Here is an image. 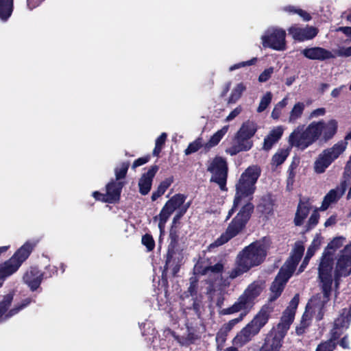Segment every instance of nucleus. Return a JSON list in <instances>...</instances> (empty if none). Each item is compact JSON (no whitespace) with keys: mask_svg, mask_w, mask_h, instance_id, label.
<instances>
[{"mask_svg":"<svg viewBox=\"0 0 351 351\" xmlns=\"http://www.w3.org/2000/svg\"><path fill=\"white\" fill-rule=\"evenodd\" d=\"M23 279L25 282L34 291L40 285L43 280V274L39 269L34 267L26 272Z\"/></svg>","mask_w":351,"mask_h":351,"instance_id":"4be33fe9","label":"nucleus"},{"mask_svg":"<svg viewBox=\"0 0 351 351\" xmlns=\"http://www.w3.org/2000/svg\"><path fill=\"white\" fill-rule=\"evenodd\" d=\"M345 189L343 187H337L331 189L324 197L320 210H326L334 203H336L344 193Z\"/></svg>","mask_w":351,"mask_h":351,"instance_id":"b1692460","label":"nucleus"},{"mask_svg":"<svg viewBox=\"0 0 351 351\" xmlns=\"http://www.w3.org/2000/svg\"><path fill=\"white\" fill-rule=\"evenodd\" d=\"M158 170L156 165L151 167L146 173H144L138 181L139 192L141 195H145L151 190L153 179Z\"/></svg>","mask_w":351,"mask_h":351,"instance_id":"a211bd4d","label":"nucleus"},{"mask_svg":"<svg viewBox=\"0 0 351 351\" xmlns=\"http://www.w3.org/2000/svg\"><path fill=\"white\" fill-rule=\"evenodd\" d=\"M273 95L271 92H267L261 98L257 108L258 112H263L271 104Z\"/></svg>","mask_w":351,"mask_h":351,"instance_id":"e433bc0d","label":"nucleus"},{"mask_svg":"<svg viewBox=\"0 0 351 351\" xmlns=\"http://www.w3.org/2000/svg\"><path fill=\"white\" fill-rule=\"evenodd\" d=\"M167 134L163 132L162 133L160 136H158L155 142V147L153 150V155L158 156L161 152L162 147L166 141L167 139Z\"/></svg>","mask_w":351,"mask_h":351,"instance_id":"58836bf2","label":"nucleus"},{"mask_svg":"<svg viewBox=\"0 0 351 351\" xmlns=\"http://www.w3.org/2000/svg\"><path fill=\"white\" fill-rule=\"evenodd\" d=\"M310 209L311 206L308 202H300L294 219V223L296 226L302 225L304 220L310 212Z\"/></svg>","mask_w":351,"mask_h":351,"instance_id":"cd10ccee","label":"nucleus"},{"mask_svg":"<svg viewBox=\"0 0 351 351\" xmlns=\"http://www.w3.org/2000/svg\"><path fill=\"white\" fill-rule=\"evenodd\" d=\"M343 237H337L330 241L324 251L318 265V279L322 291V296L313 297L306 308H322L330 300L332 282L335 289L339 288L342 278L351 274V243L346 245L336 256L334 267L333 254L344 243Z\"/></svg>","mask_w":351,"mask_h":351,"instance_id":"f257e3e1","label":"nucleus"},{"mask_svg":"<svg viewBox=\"0 0 351 351\" xmlns=\"http://www.w3.org/2000/svg\"><path fill=\"white\" fill-rule=\"evenodd\" d=\"M343 86H340L339 88H335L332 93H331V95L334 97H337L339 96V95L340 94L342 88H343Z\"/></svg>","mask_w":351,"mask_h":351,"instance_id":"338daca9","label":"nucleus"},{"mask_svg":"<svg viewBox=\"0 0 351 351\" xmlns=\"http://www.w3.org/2000/svg\"><path fill=\"white\" fill-rule=\"evenodd\" d=\"M185 199L186 197L184 195L176 194L166 202L158 216L155 217V219L158 218L159 219L158 228L160 232L164 231L165 224L171 215L176 209L180 208L184 204Z\"/></svg>","mask_w":351,"mask_h":351,"instance_id":"9d476101","label":"nucleus"},{"mask_svg":"<svg viewBox=\"0 0 351 351\" xmlns=\"http://www.w3.org/2000/svg\"><path fill=\"white\" fill-rule=\"evenodd\" d=\"M129 165L130 164L128 162H125L121 163L115 168L114 172L117 180L122 179L125 176Z\"/></svg>","mask_w":351,"mask_h":351,"instance_id":"79ce46f5","label":"nucleus"},{"mask_svg":"<svg viewBox=\"0 0 351 351\" xmlns=\"http://www.w3.org/2000/svg\"><path fill=\"white\" fill-rule=\"evenodd\" d=\"M288 142L291 147H295L301 150L312 145L304 125H298L294 129L289 136Z\"/></svg>","mask_w":351,"mask_h":351,"instance_id":"f8f14e48","label":"nucleus"},{"mask_svg":"<svg viewBox=\"0 0 351 351\" xmlns=\"http://www.w3.org/2000/svg\"><path fill=\"white\" fill-rule=\"evenodd\" d=\"M223 269V266L221 263H218L215 264V265L210 266L206 267L204 269V274H208V273H214V274H219L222 271Z\"/></svg>","mask_w":351,"mask_h":351,"instance_id":"49530a36","label":"nucleus"},{"mask_svg":"<svg viewBox=\"0 0 351 351\" xmlns=\"http://www.w3.org/2000/svg\"><path fill=\"white\" fill-rule=\"evenodd\" d=\"M173 182V177H169L164 180L158 186L164 192L171 186Z\"/></svg>","mask_w":351,"mask_h":351,"instance_id":"603ef678","label":"nucleus"},{"mask_svg":"<svg viewBox=\"0 0 351 351\" xmlns=\"http://www.w3.org/2000/svg\"><path fill=\"white\" fill-rule=\"evenodd\" d=\"M257 59L256 58H254L248 61H244V62H241L239 63H237V64H233L232 66H231L230 68H229V71H233L234 70H237V69H239L241 67H244V66H250V65H252V64H254L256 62Z\"/></svg>","mask_w":351,"mask_h":351,"instance_id":"c03bdc74","label":"nucleus"},{"mask_svg":"<svg viewBox=\"0 0 351 351\" xmlns=\"http://www.w3.org/2000/svg\"><path fill=\"white\" fill-rule=\"evenodd\" d=\"M319 217V215L318 213L316 210L314 211L311 214V215L308 221L307 228L311 229V228L315 227L317 225V223H318Z\"/></svg>","mask_w":351,"mask_h":351,"instance_id":"09e8293b","label":"nucleus"},{"mask_svg":"<svg viewBox=\"0 0 351 351\" xmlns=\"http://www.w3.org/2000/svg\"><path fill=\"white\" fill-rule=\"evenodd\" d=\"M294 317L293 313L285 310L276 328L267 336L261 351H279L282 341L293 322Z\"/></svg>","mask_w":351,"mask_h":351,"instance_id":"39448f33","label":"nucleus"},{"mask_svg":"<svg viewBox=\"0 0 351 351\" xmlns=\"http://www.w3.org/2000/svg\"><path fill=\"white\" fill-rule=\"evenodd\" d=\"M331 163L332 162L322 152L314 162V170L317 173H322Z\"/></svg>","mask_w":351,"mask_h":351,"instance_id":"2f4dec72","label":"nucleus"},{"mask_svg":"<svg viewBox=\"0 0 351 351\" xmlns=\"http://www.w3.org/2000/svg\"><path fill=\"white\" fill-rule=\"evenodd\" d=\"M305 129L312 144L321 137V126L319 121L311 122Z\"/></svg>","mask_w":351,"mask_h":351,"instance_id":"72a5a7b5","label":"nucleus"},{"mask_svg":"<svg viewBox=\"0 0 351 351\" xmlns=\"http://www.w3.org/2000/svg\"><path fill=\"white\" fill-rule=\"evenodd\" d=\"M256 334V332L252 331V328L247 324L233 339V345L237 347H241L250 341L252 337Z\"/></svg>","mask_w":351,"mask_h":351,"instance_id":"a878e982","label":"nucleus"},{"mask_svg":"<svg viewBox=\"0 0 351 351\" xmlns=\"http://www.w3.org/2000/svg\"><path fill=\"white\" fill-rule=\"evenodd\" d=\"M142 243L146 246L148 251H151L154 247V241L149 234H145L142 237Z\"/></svg>","mask_w":351,"mask_h":351,"instance_id":"a18cd8bd","label":"nucleus"},{"mask_svg":"<svg viewBox=\"0 0 351 351\" xmlns=\"http://www.w3.org/2000/svg\"><path fill=\"white\" fill-rule=\"evenodd\" d=\"M13 11V0H0V19L6 21Z\"/></svg>","mask_w":351,"mask_h":351,"instance_id":"7c9ffc66","label":"nucleus"},{"mask_svg":"<svg viewBox=\"0 0 351 351\" xmlns=\"http://www.w3.org/2000/svg\"><path fill=\"white\" fill-rule=\"evenodd\" d=\"M183 260V254L181 252L175 251L172 243L170 244L168 250L166 269L172 271L173 275L176 274L180 269V265Z\"/></svg>","mask_w":351,"mask_h":351,"instance_id":"f3484780","label":"nucleus"},{"mask_svg":"<svg viewBox=\"0 0 351 351\" xmlns=\"http://www.w3.org/2000/svg\"><path fill=\"white\" fill-rule=\"evenodd\" d=\"M340 346L343 348H349V341L347 337H344L340 341Z\"/></svg>","mask_w":351,"mask_h":351,"instance_id":"0e129e2a","label":"nucleus"},{"mask_svg":"<svg viewBox=\"0 0 351 351\" xmlns=\"http://www.w3.org/2000/svg\"><path fill=\"white\" fill-rule=\"evenodd\" d=\"M257 130L256 124L250 121L243 123L237 133L234 144L226 149V152L231 156L236 155L240 152L247 151L252 147L250 140Z\"/></svg>","mask_w":351,"mask_h":351,"instance_id":"423d86ee","label":"nucleus"},{"mask_svg":"<svg viewBox=\"0 0 351 351\" xmlns=\"http://www.w3.org/2000/svg\"><path fill=\"white\" fill-rule=\"evenodd\" d=\"M44 0H27V6L32 10L38 7Z\"/></svg>","mask_w":351,"mask_h":351,"instance_id":"4d7b16f0","label":"nucleus"},{"mask_svg":"<svg viewBox=\"0 0 351 351\" xmlns=\"http://www.w3.org/2000/svg\"><path fill=\"white\" fill-rule=\"evenodd\" d=\"M12 299V295L8 294L5 295L3 300L0 302V322L16 315L31 302V300L29 298H27L23 301L21 305L12 308L7 313L8 308L10 306Z\"/></svg>","mask_w":351,"mask_h":351,"instance_id":"4468645a","label":"nucleus"},{"mask_svg":"<svg viewBox=\"0 0 351 351\" xmlns=\"http://www.w3.org/2000/svg\"><path fill=\"white\" fill-rule=\"evenodd\" d=\"M319 245L316 241H313L311 245L307 250L306 256V259H311V258L314 255L315 251L318 249Z\"/></svg>","mask_w":351,"mask_h":351,"instance_id":"3c124183","label":"nucleus"},{"mask_svg":"<svg viewBox=\"0 0 351 351\" xmlns=\"http://www.w3.org/2000/svg\"><path fill=\"white\" fill-rule=\"evenodd\" d=\"M285 38V30L277 27H270L265 31L261 39L263 47L284 51L286 49Z\"/></svg>","mask_w":351,"mask_h":351,"instance_id":"6e6552de","label":"nucleus"},{"mask_svg":"<svg viewBox=\"0 0 351 351\" xmlns=\"http://www.w3.org/2000/svg\"><path fill=\"white\" fill-rule=\"evenodd\" d=\"M165 192L158 186L157 190L152 195V200L156 201L159 197L163 195Z\"/></svg>","mask_w":351,"mask_h":351,"instance_id":"bf43d9fd","label":"nucleus"},{"mask_svg":"<svg viewBox=\"0 0 351 351\" xmlns=\"http://www.w3.org/2000/svg\"><path fill=\"white\" fill-rule=\"evenodd\" d=\"M305 108V104L303 102H296L289 113L288 123L294 124L300 119L304 112Z\"/></svg>","mask_w":351,"mask_h":351,"instance_id":"c756f323","label":"nucleus"},{"mask_svg":"<svg viewBox=\"0 0 351 351\" xmlns=\"http://www.w3.org/2000/svg\"><path fill=\"white\" fill-rule=\"evenodd\" d=\"M287 104L288 97L286 96L281 101H280L275 105L271 113V117L275 120L279 119L280 117H281L283 109L287 106Z\"/></svg>","mask_w":351,"mask_h":351,"instance_id":"c9c22d12","label":"nucleus"},{"mask_svg":"<svg viewBox=\"0 0 351 351\" xmlns=\"http://www.w3.org/2000/svg\"><path fill=\"white\" fill-rule=\"evenodd\" d=\"M289 151L288 149H281L276 152L272 158V162L276 165H280L284 162L288 156Z\"/></svg>","mask_w":351,"mask_h":351,"instance_id":"4c0bfd02","label":"nucleus"},{"mask_svg":"<svg viewBox=\"0 0 351 351\" xmlns=\"http://www.w3.org/2000/svg\"><path fill=\"white\" fill-rule=\"evenodd\" d=\"M207 170L212 173L210 181L216 182L222 191H226L228 166L226 160L215 157L208 162Z\"/></svg>","mask_w":351,"mask_h":351,"instance_id":"1a4fd4ad","label":"nucleus"},{"mask_svg":"<svg viewBox=\"0 0 351 351\" xmlns=\"http://www.w3.org/2000/svg\"><path fill=\"white\" fill-rule=\"evenodd\" d=\"M288 32L294 40L303 42L314 38L318 34V29L313 26L302 27L293 25L288 29Z\"/></svg>","mask_w":351,"mask_h":351,"instance_id":"ddd939ff","label":"nucleus"},{"mask_svg":"<svg viewBox=\"0 0 351 351\" xmlns=\"http://www.w3.org/2000/svg\"><path fill=\"white\" fill-rule=\"evenodd\" d=\"M319 124L321 126V137H322L325 141L331 139L336 134L338 126L336 120L330 119L328 121L321 120L319 121Z\"/></svg>","mask_w":351,"mask_h":351,"instance_id":"aec40b11","label":"nucleus"},{"mask_svg":"<svg viewBox=\"0 0 351 351\" xmlns=\"http://www.w3.org/2000/svg\"><path fill=\"white\" fill-rule=\"evenodd\" d=\"M149 160V156L139 158L134 162V163L132 165V169H136V167H140V166L147 163Z\"/></svg>","mask_w":351,"mask_h":351,"instance_id":"5fc2aeb1","label":"nucleus"},{"mask_svg":"<svg viewBox=\"0 0 351 351\" xmlns=\"http://www.w3.org/2000/svg\"><path fill=\"white\" fill-rule=\"evenodd\" d=\"M347 145L346 140L339 141L332 147L324 149L322 152L332 162L345 152Z\"/></svg>","mask_w":351,"mask_h":351,"instance_id":"412c9836","label":"nucleus"},{"mask_svg":"<svg viewBox=\"0 0 351 351\" xmlns=\"http://www.w3.org/2000/svg\"><path fill=\"white\" fill-rule=\"evenodd\" d=\"M246 90L244 83H238L232 89L228 99L229 104L236 103L241 97L243 93Z\"/></svg>","mask_w":351,"mask_h":351,"instance_id":"f704fd0d","label":"nucleus"},{"mask_svg":"<svg viewBox=\"0 0 351 351\" xmlns=\"http://www.w3.org/2000/svg\"><path fill=\"white\" fill-rule=\"evenodd\" d=\"M304 251V247L301 243H296L293 253L289 260L285 263L282 268H285V271L293 274L295 268L300 261Z\"/></svg>","mask_w":351,"mask_h":351,"instance_id":"6ab92c4d","label":"nucleus"},{"mask_svg":"<svg viewBox=\"0 0 351 351\" xmlns=\"http://www.w3.org/2000/svg\"><path fill=\"white\" fill-rule=\"evenodd\" d=\"M310 317L308 314L305 312L302 317L301 322L298 326L296 327V333L302 335L304 332V329L309 325Z\"/></svg>","mask_w":351,"mask_h":351,"instance_id":"37998d69","label":"nucleus"},{"mask_svg":"<svg viewBox=\"0 0 351 351\" xmlns=\"http://www.w3.org/2000/svg\"><path fill=\"white\" fill-rule=\"evenodd\" d=\"M338 56H351V46L349 47H341L337 51Z\"/></svg>","mask_w":351,"mask_h":351,"instance_id":"6e6d98bb","label":"nucleus"},{"mask_svg":"<svg viewBox=\"0 0 351 351\" xmlns=\"http://www.w3.org/2000/svg\"><path fill=\"white\" fill-rule=\"evenodd\" d=\"M35 245V243L26 242L8 261L0 265V287L5 278L18 270L22 263L28 258Z\"/></svg>","mask_w":351,"mask_h":351,"instance_id":"0eeeda50","label":"nucleus"},{"mask_svg":"<svg viewBox=\"0 0 351 351\" xmlns=\"http://www.w3.org/2000/svg\"><path fill=\"white\" fill-rule=\"evenodd\" d=\"M309 260L310 259H306V256L304 257V259L301 266L300 267V269L298 271L299 272H302L304 271V268L308 265Z\"/></svg>","mask_w":351,"mask_h":351,"instance_id":"774afa93","label":"nucleus"},{"mask_svg":"<svg viewBox=\"0 0 351 351\" xmlns=\"http://www.w3.org/2000/svg\"><path fill=\"white\" fill-rule=\"evenodd\" d=\"M229 126L225 125L221 130L216 132L210 138V140L204 145L205 152L209 151L212 147L218 145L224 135L227 133Z\"/></svg>","mask_w":351,"mask_h":351,"instance_id":"c85d7f7f","label":"nucleus"},{"mask_svg":"<svg viewBox=\"0 0 351 351\" xmlns=\"http://www.w3.org/2000/svg\"><path fill=\"white\" fill-rule=\"evenodd\" d=\"M292 274L290 271H285V268H281L278 276L275 278L271 286V295L269 300L274 301L281 294L284 287L291 276Z\"/></svg>","mask_w":351,"mask_h":351,"instance_id":"2eb2a0df","label":"nucleus"},{"mask_svg":"<svg viewBox=\"0 0 351 351\" xmlns=\"http://www.w3.org/2000/svg\"><path fill=\"white\" fill-rule=\"evenodd\" d=\"M335 221H336L335 217H330L329 219H328L326 221L324 225H325L326 227H328V226H332V225L335 224Z\"/></svg>","mask_w":351,"mask_h":351,"instance_id":"69168bd1","label":"nucleus"},{"mask_svg":"<svg viewBox=\"0 0 351 351\" xmlns=\"http://www.w3.org/2000/svg\"><path fill=\"white\" fill-rule=\"evenodd\" d=\"M264 285L262 281L252 282L231 306L222 309L221 313L230 315L241 312V314L245 316L252 308L256 298L261 294Z\"/></svg>","mask_w":351,"mask_h":351,"instance_id":"20e7f679","label":"nucleus"},{"mask_svg":"<svg viewBox=\"0 0 351 351\" xmlns=\"http://www.w3.org/2000/svg\"><path fill=\"white\" fill-rule=\"evenodd\" d=\"M285 10L290 13L298 14L305 21H308L311 19L310 14L302 9H298L293 6L289 5L285 8Z\"/></svg>","mask_w":351,"mask_h":351,"instance_id":"a19ab883","label":"nucleus"},{"mask_svg":"<svg viewBox=\"0 0 351 351\" xmlns=\"http://www.w3.org/2000/svg\"><path fill=\"white\" fill-rule=\"evenodd\" d=\"M301 53L305 58L313 60L324 61L335 57L330 51L320 47H307Z\"/></svg>","mask_w":351,"mask_h":351,"instance_id":"dca6fc26","label":"nucleus"},{"mask_svg":"<svg viewBox=\"0 0 351 351\" xmlns=\"http://www.w3.org/2000/svg\"><path fill=\"white\" fill-rule=\"evenodd\" d=\"M242 108L241 106H238L234 108L226 117V121L228 122L233 120L236 117H237L241 112Z\"/></svg>","mask_w":351,"mask_h":351,"instance_id":"864d4df0","label":"nucleus"},{"mask_svg":"<svg viewBox=\"0 0 351 351\" xmlns=\"http://www.w3.org/2000/svg\"><path fill=\"white\" fill-rule=\"evenodd\" d=\"M260 174L261 169L257 166L249 167L241 174L235 186L236 194L233 206L230 210L227 219L232 215L237 208L241 207V210L229 225L226 232L210 245V248L220 246L228 242L243 228L254 209V206L250 202L251 196L255 191V184Z\"/></svg>","mask_w":351,"mask_h":351,"instance_id":"f03ea898","label":"nucleus"},{"mask_svg":"<svg viewBox=\"0 0 351 351\" xmlns=\"http://www.w3.org/2000/svg\"><path fill=\"white\" fill-rule=\"evenodd\" d=\"M274 73V68L269 67L267 69H265L263 72H262L259 77H258V81L260 82H265L267 81L271 76L272 73Z\"/></svg>","mask_w":351,"mask_h":351,"instance_id":"de8ad7c7","label":"nucleus"},{"mask_svg":"<svg viewBox=\"0 0 351 351\" xmlns=\"http://www.w3.org/2000/svg\"><path fill=\"white\" fill-rule=\"evenodd\" d=\"M299 302V296L298 295H295L293 299L289 302V305L285 310H289L290 313H295V310L298 307Z\"/></svg>","mask_w":351,"mask_h":351,"instance_id":"8fccbe9b","label":"nucleus"},{"mask_svg":"<svg viewBox=\"0 0 351 351\" xmlns=\"http://www.w3.org/2000/svg\"><path fill=\"white\" fill-rule=\"evenodd\" d=\"M123 186V182L121 181H112L106 185V193L95 191L93 193V196L97 200L108 203H114L119 199Z\"/></svg>","mask_w":351,"mask_h":351,"instance_id":"9b49d317","label":"nucleus"},{"mask_svg":"<svg viewBox=\"0 0 351 351\" xmlns=\"http://www.w3.org/2000/svg\"><path fill=\"white\" fill-rule=\"evenodd\" d=\"M186 208H185L184 209L181 210L179 212V213L176 214V216L173 217V223H176V221L178 220H179L180 219V217H182V215L186 212Z\"/></svg>","mask_w":351,"mask_h":351,"instance_id":"e2e57ef3","label":"nucleus"},{"mask_svg":"<svg viewBox=\"0 0 351 351\" xmlns=\"http://www.w3.org/2000/svg\"><path fill=\"white\" fill-rule=\"evenodd\" d=\"M326 112V110L324 108H317L313 111L311 112L310 114L311 118H315L320 116L324 115Z\"/></svg>","mask_w":351,"mask_h":351,"instance_id":"13d9d810","label":"nucleus"},{"mask_svg":"<svg viewBox=\"0 0 351 351\" xmlns=\"http://www.w3.org/2000/svg\"><path fill=\"white\" fill-rule=\"evenodd\" d=\"M336 31L341 32L346 36H351V27H339Z\"/></svg>","mask_w":351,"mask_h":351,"instance_id":"052dcab7","label":"nucleus"},{"mask_svg":"<svg viewBox=\"0 0 351 351\" xmlns=\"http://www.w3.org/2000/svg\"><path fill=\"white\" fill-rule=\"evenodd\" d=\"M305 129L312 144L321 137V126L319 121L311 122Z\"/></svg>","mask_w":351,"mask_h":351,"instance_id":"473e14b6","label":"nucleus"},{"mask_svg":"<svg viewBox=\"0 0 351 351\" xmlns=\"http://www.w3.org/2000/svg\"><path fill=\"white\" fill-rule=\"evenodd\" d=\"M202 147H204L202 139L201 138H197L189 145L188 147L184 151V154L186 155H190L198 151Z\"/></svg>","mask_w":351,"mask_h":351,"instance_id":"ea45409f","label":"nucleus"},{"mask_svg":"<svg viewBox=\"0 0 351 351\" xmlns=\"http://www.w3.org/2000/svg\"><path fill=\"white\" fill-rule=\"evenodd\" d=\"M268 319L269 312L267 309L262 308L248 325L252 328L254 332L258 333L267 322Z\"/></svg>","mask_w":351,"mask_h":351,"instance_id":"393cba45","label":"nucleus"},{"mask_svg":"<svg viewBox=\"0 0 351 351\" xmlns=\"http://www.w3.org/2000/svg\"><path fill=\"white\" fill-rule=\"evenodd\" d=\"M269 247L267 239L255 241L245 247L238 255L235 267L229 272V277L236 278L252 267L260 265L265 258Z\"/></svg>","mask_w":351,"mask_h":351,"instance_id":"7ed1b4c3","label":"nucleus"},{"mask_svg":"<svg viewBox=\"0 0 351 351\" xmlns=\"http://www.w3.org/2000/svg\"><path fill=\"white\" fill-rule=\"evenodd\" d=\"M244 317V315L240 314L239 317L231 319L228 323L223 324L219 329L216 335V341L217 342L223 343L226 341V336L233 327L240 322Z\"/></svg>","mask_w":351,"mask_h":351,"instance_id":"bb28decb","label":"nucleus"},{"mask_svg":"<svg viewBox=\"0 0 351 351\" xmlns=\"http://www.w3.org/2000/svg\"><path fill=\"white\" fill-rule=\"evenodd\" d=\"M197 285L195 281H191L190 287H189L188 291L191 295H193L196 292Z\"/></svg>","mask_w":351,"mask_h":351,"instance_id":"680f3d73","label":"nucleus"},{"mask_svg":"<svg viewBox=\"0 0 351 351\" xmlns=\"http://www.w3.org/2000/svg\"><path fill=\"white\" fill-rule=\"evenodd\" d=\"M284 130V128L281 125L274 128L264 139L263 149L269 150L281 138Z\"/></svg>","mask_w":351,"mask_h":351,"instance_id":"5701e85b","label":"nucleus"}]
</instances>
